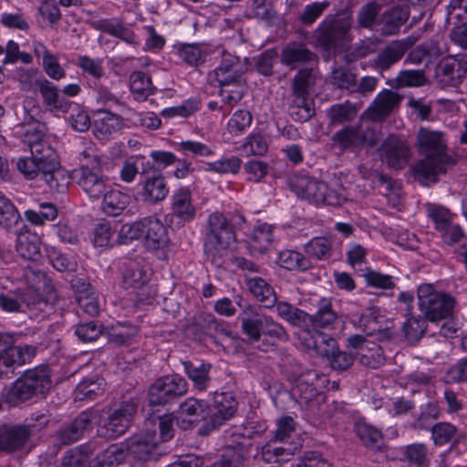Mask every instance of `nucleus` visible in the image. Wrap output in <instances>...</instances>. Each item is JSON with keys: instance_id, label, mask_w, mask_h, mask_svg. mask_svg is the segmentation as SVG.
<instances>
[{"instance_id": "nucleus-54", "label": "nucleus", "mask_w": 467, "mask_h": 467, "mask_svg": "<svg viewBox=\"0 0 467 467\" xmlns=\"http://www.w3.org/2000/svg\"><path fill=\"white\" fill-rule=\"evenodd\" d=\"M57 208L54 203L43 202L37 210H27L25 216L27 221L36 225L44 224L46 222L54 221L57 217Z\"/></svg>"}, {"instance_id": "nucleus-43", "label": "nucleus", "mask_w": 467, "mask_h": 467, "mask_svg": "<svg viewBox=\"0 0 467 467\" xmlns=\"http://www.w3.org/2000/svg\"><path fill=\"white\" fill-rule=\"evenodd\" d=\"M105 381L99 378H87L80 381L75 389V399L93 400L101 396L105 390Z\"/></svg>"}, {"instance_id": "nucleus-28", "label": "nucleus", "mask_w": 467, "mask_h": 467, "mask_svg": "<svg viewBox=\"0 0 467 467\" xmlns=\"http://www.w3.org/2000/svg\"><path fill=\"white\" fill-rule=\"evenodd\" d=\"M148 250H160L169 242L166 227L160 219L154 216L144 217L143 238Z\"/></svg>"}, {"instance_id": "nucleus-15", "label": "nucleus", "mask_w": 467, "mask_h": 467, "mask_svg": "<svg viewBox=\"0 0 467 467\" xmlns=\"http://www.w3.org/2000/svg\"><path fill=\"white\" fill-rule=\"evenodd\" d=\"M169 192L167 181L161 171H154L150 173L145 169L142 170L138 195L144 203L156 205L164 201Z\"/></svg>"}, {"instance_id": "nucleus-5", "label": "nucleus", "mask_w": 467, "mask_h": 467, "mask_svg": "<svg viewBox=\"0 0 467 467\" xmlns=\"http://www.w3.org/2000/svg\"><path fill=\"white\" fill-rule=\"evenodd\" d=\"M235 241L232 224L221 213L209 215L204 235V253L213 264L220 265L230 245Z\"/></svg>"}, {"instance_id": "nucleus-44", "label": "nucleus", "mask_w": 467, "mask_h": 467, "mask_svg": "<svg viewBox=\"0 0 467 467\" xmlns=\"http://www.w3.org/2000/svg\"><path fill=\"white\" fill-rule=\"evenodd\" d=\"M130 91L135 95L138 100H144L150 95H152L155 87L152 85L151 78L149 74L142 71H134L130 77Z\"/></svg>"}, {"instance_id": "nucleus-48", "label": "nucleus", "mask_w": 467, "mask_h": 467, "mask_svg": "<svg viewBox=\"0 0 467 467\" xmlns=\"http://www.w3.org/2000/svg\"><path fill=\"white\" fill-rule=\"evenodd\" d=\"M316 78L317 75L313 67L300 68L293 78L291 93L310 96V91L316 85Z\"/></svg>"}, {"instance_id": "nucleus-38", "label": "nucleus", "mask_w": 467, "mask_h": 467, "mask_svg": "<svg viewBox=\"0 0 467 467\" xmlns=\"http://www.w3.org/2000/svg\"><path fill=\"white\" fill-rule=\"evenodd\" d=\"M250 292L265 308H270L276 303L274 289L261 277L254 276L246 279Z\"/></svg>"}, {"instance_id": "nucleus-9", "label": "nucleus", "mask_w": 467, "mask_h": 467, "mask_svg": "<svg viewBox=\"0 0 467 467\" xmlns=\"http://www.w3.org/2000/svg\"><path fill=\"white\" fill-rule=\"evenodd\" d=\"M188 391L187 381L177 374L157 379L149 388L150 405L164 406L177 400Z\"/></svg>"}, {"instance_id": "nucleus-35", "label": "nucleus", "mask_w": 467, "mask_h": 467, "mask_svg": "<svg viewBox=\"0 0 467 467\" xmlns=\"http://www.w3.org/2000/svg\"><path fill=\"white\" fill-rule=\"evenodd\" d=\"M338 318V315L332 307L329 299L322 298L317 303V309L315 314L310 315L311 325L315 329H332Z\"/></svg>"}, {"instance_id": "nucleus-51", "label": "nucleus", "mask_w": 467, "mask_h": 467, "mask_svg": "<svg viewBox=\"0 0 467 467\" xmlns=\"http://www.w3.org/2000/svg\"><path fill=\"white\" fill-rule=\"evenodd\" d=\"M277 264L290 271H306L310 268L309 259L303 254L293 250L281 251L278 254Z\"/></svg>"}, {"instance_id": "nucleus-23", "label": "nucleus", "mask_w": 467, "mask_h": 467, "mask_svg": "<svg viewBox=\"0 0 467 467\" xmlns=\"http://www.w3.org/2000/svg\"><path fill=\"white\" fill-rule=\"evenodd\" d=\"M33 425H3L0 427V448L12 452L22 448L33 434Z\"/></svg>"}, {"instance_id": "nucleus-61", "label": "nucleus", "mask_w": 467, "mask_h": 467, "mask_svg": "<svg viewBox=\"0 0 467 467\" xmlns=\"http://www.w3.org/2000/svg\"><path fill=\"white\" fill-rule=\"evenodd\" d=\"M427 319L422 317H411L403 325L405 337L410 342L419 341L427 330Z\"/></svg>"}, {"instance_id": "nucleus-22", "label": "nucleus", "mask_w": 467, "mask_h": 467, "mask_svg": "<svg viewBox=\"0 0 467 467\" xmlns=\"http://www.w3.org/2000/svg\"><path fill=\"white\" fill-rule=\"evenodd\" d=\"M196 213L195 207L192 203V194L189 189L181 188L174 192L171 198V212L166 215V220L173 223L176 219L178 227L192 221Z\"/></svg>"}, {"instance_id": "nucleus-3", "label": "nucleus", "mask_w": 467, "mask_h": 467, "mask_svg": "<svg viewBox=\"0 0 467 467\" xmlns=\"http://www.w3.org/2000/svg\"><path fill=\"white\" fill-rule=\"evenodd\" d=\"M352 26L353 17L350 12L339 11L328 15L313 32V44L327 52L336 51L337 47L352 40Z\"/></svg>"}, {"instance_id": "nucleus-58", "label": "nucleus", "mask_w": 467, "mask_h": 467, "mask_svg": "<svg viewBox=\"0 0 467 467\" xmlns=\"http://www.w3.org/2000/svg\"><path fill=\"white\" fill-rule=\"evenodd\" d=\"M20 219V214L16 206L3 195L0 198V225L6 230H11L19 223Z\"/></svg>"}, {"instance_id": "nucleus-32", "label": "nucleus", "mask_w": 467, "mask_h": 467, "mask_svg": "<svg viewBox=\"0 0 467 467\" xmlns=\"http://www.w3.org/2000/svg\"><path fill=\"white\" fill-rule=\"evenodd\" d=\"M41 241L36 233L30 231L21 232L17 235L16 249L24 259L37 263L42 258Z\"/></svg>"}, {"instance_id": "nucleus-26", "label": "nucleus", "mask_w": 467, "mask_h": 467, "mask_svg": "<svg viewBox=\"0 0 467 467\" xmlns=\"http://www.w3.org/2000/svg\"><path fill=\"white\" fill-rule=\"evenodd\" d=\"M400 99L398 93L383 89L367 109L368 118L372 121H383L399 107Z\"/></svg>"}, {"instance_id": "nucleus-30", "label": "nucleus", "mask_w": 467, "mask_h": 467, "mask_svg": "<svg viewBox=\"0 0 467 467\" xmlns=\"http://www.w3.org/2000/svg\"><path fill=\"white\" fill-rule=\"evenodd\" d=\"M204 404L202 400L189 398L184 400L179 408L176 421L182 430H188L193 427V424L205 420Z\"/></svg>"}, {"instance_id": "nucleus-11", "label": "nucleus", "mask_w": 467, "mask_h": 467, "mask_svg": "<svg viewBox=\"0 0 467 467\" xmlns=\"http://www.w3.org/2000/svg\"><path fill=\"white\" fill-rule=\"evenodd\" d=\"M73 180L91 200L100 199L109 186L102 166L89 167L88 163H83L73 171Z\"/></svg>"}, {"instance_id": "nucleus-62", "label": "nucleus", "mask_w": 467, "mask_h": 467, "mask_svg": "<svg viewBox=\"0 0 467 467\" xmlns=\"http://www.w3.org/2000/svg\"><path fill=\"white\" fill-rule=\"evenodd\" d=\"M329 82L338 88L353 92L356 88V75L348 68L337 67L331 72Z\"/></svg>"}, {"instance_id": "nucleus-31", "label": "nucleus", "mask_w": 467, "mask_h": 467, "mask_svg": "<svg viewBox=\"0 0 467 467\" xmlns=\"http://www.w3.org/2000/svg\"><path fill=\"white\" fill-rule=\"evenodd\" d=\"M383 317L377 307L367 308L358 318V327L368 335H377L380 339H389L391 332L382 325Z\"/></svg>"}, {"instance_id": "nucleus-37", "label": "nucleus", "mask_w": 467, "mask_h": 467, "mask_svg": "<svg viewBox=\"0 0 467 467\" xmlns=\"http://www.w3.org/2000/svg\"><path fill=\"white\" fill-rule=\"evenodd\" d=\"M121 126V118L109 111L100 112L94 120L93 132L99 140H106Z\"/></svg>"}, {"instance_id": "nucleus-47", "label": "nucleus", "mask_w": 467, "mask_h": 467, "mask_svg": "<svg viewBox=\"0 0 467 467\" xmlns=\"http://www.w3.org/2000/svg\"><path fill=\"white\" fill-rule=\"evenodd\" d=\"M194 323L204 334L211 337H216L217 336L231 337V332L224 327L223 323L217 320L212 314H199L195 317Z\"/></svg>"}, {"instance_id": "nucleus-41", "label": "nucleus", "mask_w": 467, "mask_h": 467, "mask_svg": "<svg viewBox=\"0 0 467 467\" xmlns=\"http://www.w3.org/2000/svg\"><path fill=\"white\" fill-rule=\"evenodd\" d=\"M127 455L125 442L111 444L96 455L92 467H111L119 464Z\"/></svg>"}, {"instance_id": "nucleus-42", "label": "nucleus", "mask_w": 467, "mask_h": 467, "mask_svg": "<svg viewBox=\"0 0 467 467\" xmlns=\"http://www.w3.org/2000/svg\"><path fill=\"white\" fill-rule=\"evenodd\" d=\"M355 431L357 436L367 448L373 451H379L382 448L384 444L383 435L379 429L367 422L358 421L355 425Z\"/></svg>"}, {"instance_id": "nucleus-24", "label": "nucleus", "mask_w": 467, "mask_h": 467, "mask_svg": "<svg viewBox=\"0 0 467 467\" xmlns=\"http://www.w3.org/2000/svg\"><path fill=\"white\" fill-rule=\"evenodd\" d=\"M332 140L342 150H346L365 144L374 145L377 138L370 128L363 130L359 126H351L336 132Z\"/></svg>"}, {"instance_id": "nucleus-2", "label": "nucleus", "mask_w": 467, "mask_h": 467, "mask_svg": "<svg viewBox=\"0 0 467 467\" xmlns=\"http://www.w3.org/2000/svg\"><path fill=\"white\" fill-rule=\"evenodd\" d=\"M47 367H36L24 372L15 382L2 391V400L9 407H17L51 388Z\"/></svg>"}, {"instance_id": "nucleus-29", "label": "nucleus", "mask_w": 467, "mask_h": 467, "mask_svg": "<svg viewBox=\"0 0 467 467\" xmlns=\"http://www.w3.org/2000/svg\"><path fill=\"white\" fill-rule=\"evenodd\" d=\"M409 17L410 13L406 8L393 6L380 14L377 32L383 36L397 35Z\"/></svg>"}, {"instance_id": "nucleus-10", "label": "nucleus", "mask_w": 467, "mask_h": 467, "mask_svg": "<svg viewBox=\"0 0 467 467\" xmlns=\"http://www.w3.org/2000/svg\"><path fill=\"white\" fill-rule=\"evenodd\" d=\"M237 406L238 402L231 393H215L213 404L209 406L205 421L199 429L198 433L206 436L221 427L234 416Z\"/></svg>"}, {"instance_id": "nucleus-13", "label": "nucleus", "mask_w": 467, "mask_h": 467, "mask_svg": "<svg viewBox=\"0 0 467 467\" xmlns=\"http://www.w3.org/2000/svg\"><path fill=\"white\" fill-rule=\"evenodd\" d=\"M221 55L220 64L208 74V82L214 87L244 82L243 79L244 64L240 57L226 51H222Z\"/></svg>"}, {"instance_id": "nucleus-1", "label": "nucleus", "mask_w": 467, "mask_h": 467, "mask_svg": "<svg viewBox=\"0 0 467 467\" xmlns=\"http://www.w3.org/2000/svg\"><path fill=\"white\" fill-rule=\"evenodd\" d=\"M417 145L419 152L425 156L414 167L417 180L423 185L437 182L438 176L446 173L448 167L454 164L446 152L443 133L421 127L417 134Z\"/></svg>"}, {"instance_id": "nucleus-57", "label": "nucleus", "mask_w": 467, "mask_h": 467, "mask_svg": "<svg viewBox=\"0 0 467 467\" xmlns=\"http://www.w3.org/2000/svg\"><path fill=\"white\" fill-rule=\"evenodd\" d=\"M26 294L22 291H8L0 294V307L5 312H21L24 305H29Z\"/></svg>"}, {"instance_id": "nucleus-53", "label": "nucleus", "mask_w": 467, "mask_h": 467, "mask_svg": "<svg viewBox=\"0 0 467 467\" xmlns=\"http://www.w3.org/2000/svg\"><path fill=\"white\" fill-rule=\"evenodd\" d=\"M358 114L356 106L348 101L337 103L327 110V117L331 125H342L352 121Z\"/></svg>"}, {"instance_id": "nucleus-49", "label": "nucleus", "mask_w": 467, "mask_h": 467, "mask_svg": "<svg viewBox=\"0 0 467 467\" xmlns=\"http://www.w3.org/2000/svg\"><path fill=\"white\" fill-rule=\"evenodd\" d=\"M138 334L136 326L130 322L118 323L112 326L107 332L108 340L115 346H124L129 344Z\"/></svg>"}, {"instance_id": "nucleus-45", "label": "nucleus", "mask_w": 467, "mask_h": 467, "mask_svg": "<svg viewBox=\"0 0 467 467\" xmlns=\"http://www.w3.org/2000/svg\"><path fill=\"white\" fill-rule=\"evenodd\" d=\"M401 461L416 467H430L429 449L426 444L415 442L402 449Z\"/></svg>"}, {"instance_id": "nucleus-33", "label": "nucleus", "mask_w": 467, "mask_h": 467, "mask_svg": "<svg viewBox=\"0 0 467 467\" xmlns=\"http://www.w3.org/2000/svg\"><path fill=\"white\" fill-rule=\"evenodd\" d=\"M182 366L187 377L192 381L199 391H205L211 382L209 375L212 368L210 363L183 361Z\"/></svg>"}, {"instance_id": "nucleus-16", "label": "nucleus", "mask_w": 467, "mask_h": 467, "mask_svg": "<svg viewBox=\"0 0 467 467\" xmlns=\"http://www.w3.org/2000/svg\"><path fill=\"white\" fill-rule=\"evenodd\" d=\"M15 337L0 332V368H9L30 361L36 354V348L29 345L15 346Z\"/></svg>"}, {"instance_id": "nucleus-25", "label": "nucleus", "mask_w": 467, "mask_h": 467, "mask_svg": "<svg viewBox=\"0 0 467 467\" xmlns=\"http://www.w3.org/2000/svg\"><path fill=\"white\" fill-rule=\"evenodd\" d=\"M280 61L283 65L289 67L290 69H296L299 67L317 63V56L308 49L306 44L291 41L283 47Z\"/></svg>"}, {"instance_id": "nucleus-27", "label": "nucleus", "mask_w": 467, "mask_h": 467, "mask_svg": "<svg viewBox=\"0 0 467 467\" xmlns=\"http://www.w3.org/2000/svg\"><path fill=\"white\" fill-rule=\"evenodd\" d=\"M36 88L40 93L43 105L50 111H68L71 102L62 97L57 87L45 78L36 80Z\"/></svg>"}, {"instance_id": "nucleus-40", "label": "nucleus", "mask_w": 467, "mask_h": 467, "mask_svg": "<svg viewBox=\"0 0 467 467\" xmlns=\"http://www.w3.org/2000/svg\"><path fill=\"white\" fill-rule=\"evenodd\" d=\"M381 8V5L377 1L363 5L357 13V27L377 31Z\"/></svg>"}, {"instance_id": "nucleus-12", "label": "nucleus", "mask_w": 467, "mask_h": 467, "mask_svg": "<svg viewBox=\"0 0 467 467\" xmlns=\"http://www.w3.org/2000/svg\"><path fill=\"white\" fill-rule=\"evenodd\" d=\"M121 286L137 297L138 302H143L150 296L149 275L140 262L128 260L122 265Z\"/></svg>"}, {"instance_id": "nucleus-56", "label": "nucleus", "mask_w": 467, "mask_h": 467, "mask_svg": "<svg viewBox=\"0 0 467 467\" xmlns=\"http://www.w3.org/2000/svg\"><path fill=\"white\" fill-rule=\"evenodd\" d=\"M457 431V427L450 422L435 423L431 428V440L436 446H443L455 439Z\"/></svg>"}, {"instance_id": "nucleus-36", "label": "nucleus", "mask_w": 467, "mask_h": 467, "mask_svg": "<svg viewBox=\"0 0 467 467\" xmlns=\"http://www.w3.org/2000/svg\"><path fill=\"white\" fill-rule=\"evenodd\" d=\"M291 98L288 107L290 117L299 122L309 120L315 114L314 102L310 96L291 93Z\"/></svg>"}, {"instance_id": "nucleus-6", "label": "nucleus", "mask_w": 467, "mask_h": 467, "mask_svg": "<svg viewBox=\"0 0 467 467\" xmlns=\"http://www.w3.org/2000/svg\"><path fill=\"white\" fill-rule=\"evenodd\" d=\"M289 185L298 198L312 203L339 206L346 202L343 188H329L325 182L308 175H295Z\"/></svg>"}, {"instance_id": "nucleus-46", "label": "nucleus", "mask_w": 467, "mask_h": 467, "mask_svg": "<svg viewBox=\"0 0 467 467\" xmlns=\"http://www.w3.org/2000/svg\"><path fill=\"white\" fill-rule=\"evenodd\" d=\"M332 247L331 236H317L305 245V253L317 260H327L332 255Z\"/></svg>"}, {"instance_id": "nucleus-7", "label": "nucleus", "mask_w": 467, "mask_h": 467, "mask_svg": "<svg viewBox=\"0 0 467 467\" xmlns=\"http://www.w3.org/2000/svg\"><path fill=\"white\" fill-rule=\"evenodd\" d=\"M419 309L428 321L436 323L452 316L455 299L450 294L435 289L431 284L418 287Z\"/></svg>"}, {"instance_id": "nucleus-20", "label": "nucleus", "mask_w": 467, "mask_h": 467, "mask_svg": "<svg viewBox=\"0 0 467 467\" xmlns=\"http://www.w3.org/2000/svg\"><path fill=\"white\" fill-rule=\"evenodd\" d=\"M417 40V37L411 36L391 41L375 57L373 61L375 67L380 71L389 69L392 65L403 57L406 52L416 44Z\"/></svg>"}, {"instance_id": "nucleus-39", "label": "nucleus", "mask_w": 467, "mask_h": 467, "mask_svg": "<svg viewBox=\"0 0 467 467\" xmlns=\"http://www.w3.org/2000/svg\"><path fill=\"white\" fill-rule=\"evenodd\" d=\"M23 278L29 288L36 293H49L53 290L51 280L46 273L34 265H27L23 268Z\"/></svg>"}, {"instance_id": "nucleus-34", "label": "nucleus", "mask_w": 467, "mask_h": 467, "mask_svg": "<svg viewBox=\"0 0 467 467\" xmlns=\"http://www.w3.org/2000/svg\"><path fill=\"white\" fill-rule=\"evenodd\" d=\"M102 211L109 216H119L129 206L130 196L109 185L103 195Z\"/></svg>"}, {"instance_id": "nucleus-21", "label": "nucleus", "mask_w": 467, "mask_h": 467, "mask_svg": "<svg viewBox=\"0 0 467 467\" xmlns=\"http://www.w3.org/2000/svg\"><path fill=\"white\" fill-rule=\"evenodd\" d=\"M92 425L91 410L82 411L72 421L61 426L55 435L56 441L61 446L74 443L83 436L85 431H90Z\"/></svg>"}, {"instance_id": "nucleus-64", "label": "nucleus", "mask_w": 467, "mask_h": 467, "mask_svg": "<svg viewBox=\"0 0 467 467\" xmlns=\"http://www.w3.org/2000/svg\"><path fill=\"white\" fill-rule=\"evenodd\" d=\"M177 150L193 158H208L214 154L210 146L196 140H182L178 143Z\"/></svg>"}, {"instance_id": "nucleus-8", "label": "nucleus", "mask_w": 467, "mask_h": 467, "mask_svg": "<svg viewBox=\"0 0 467 467\" xmlns=\"http://www.w3.org/2000/svg\"><path fill=\"white\" fill-rule=\"evenodd\" d=\"M300 339L308 349H315L318 354L327 356L335 370H347L354 363L355 357L351 353L335 349V339L326 334L317 330L311 332L307 328L301 332Z\"/></svg>"}, {"instance_id": "nucleus-4", "label": "nucleus", "mask_w": 467, "mask_h": 467, "mask_svg": "<svg viewBox=\"0 0 467 467\" xmlns=\"http://www.w3.org/2000/svg\"><path fill=\"white\" fill-rule=\"evenodd\" d=\"M138 410L134 399L121 402L117 408L91 410L92 420L98 426V433L106 439H115L130 427Z\"/></svg>"}, {"instance_id": "nucleus-19", "label": "nucleus", "mask_w": 467, "mask_h": 467, "mask_svg": "<svg viewBox=\"0 0 467 467\" xmlns=\"http://www.w3.org/2000/svg\"><path fill=\"white\" fill-rule=\"evenodd\" d=\"M237 305L241 309L239 318L244 334L248 337L251 343L259 342L263 334L265 315L261 314L257 306L243 301L242 298Z\"/></svg>"}, {"instance_id": "nucleus-18", "label": "nucleus", "mask_w": 467, "mask_h": 467, "mask_svg": "<svg viewBox=\"0 0 467 467\" xmlns=\"http://www.w3.org/2000/svg\"><path fill=\"white\" fill-rule=\"evenodd\" d=\"M381 159L389 167L395 170L403 169L410 159V148L408 142L398 136L390 135L382 143Z\"/></svg>"}, {"instance_id": "nucleus-50", "label": "nucleus", "mask_w": 467, "mask_h": 467, "mask_svg": "<svg viewBox=\"0 0 467 467\" xmlns=\"http://www.w3.org/2000/svg\"><path fill=\"white\" fill-rule=\"evenodd\" d=\"M41 178L45 181L49 189L56 192H64L69 183L67 171L61 168L60 163L42 171Z\"/></svg>"}, {"instance_id": "nucleus-52", "label": "nucleus", "mask_w": 467, "mask_h": 467, "mask_svg": "<svg viewBox=\"0 0 467 467\" xmlns=\"http://www.w3.org/2000/svg\"><path fill=\"white\" fill-rule=\"evenodd\" d=\"M272 226L262 223L255 227L249 236V245L254 252L263 254L273 242Z\"/></svg>"}, {"instance_id": "nucleus-59", "label": "nucleus", "mask_w": 467, "mask_h": 467, "mask_svg": "<svg viewBox=\"0 0 467 467\" xmlns=\"http://www.w3.org/2000/svg\"><path fill=\"white\" fill-rule=\"evenodd\" d=\"M291 456L292 453L290 450L275 446L272 442L264 445L260 452L261 460L268 464L287 462L290 460Z\"/></svg>"}, {"instance_id": "nucleus-63", "label": "nucleus", "mask_w": 467, "mask_h": 467, "mask_svg": "<svg viewBox=\"0 0 467 467\" xmlns=\"http://www.w3.org/2000/svg\"><path fill=\"white\" fill-rule=\"evenodd\" d=\"M240 149L247 156H263L267 152L268 144L266 139L262 134L253 133L245 139V141L241 145Z\"/></svg>"}, {"instance_id": "nucleus-17", "label": "nucleus", "mask_w": 467, "mask_h": 467, "mask_svg": "<svg viewBox=\"0 0 467 467\" xmlns=\"http://www.w3.org/2000/svg\"><path fill=\"white\" fill-rule=\"evenodd\" d=\"M128 454L141 462L156 460L162 451L156 432L133 435L125 441Z\"/></svg>"}, {"instance_id": "nucleus-14", "label": "nucleus", "mask_w": 467, "mask_h": 467, "mask_svg": "<svg viewBox=\"0 0 467 467\" xmlns=\"http://www.w3.org/2000/svg\"><path fill=\"white\" fill-rule=\"evenodd\" d=\"M348 348L356 351L358 362L369 368H378L385 363V355L382 348L361 335H351L346 339Z\"/></svg>"}, {"instance_id": "nucleus-60", "label": "nucleus", "mask_w": 467, "mask_h": 467, "mask_svg": "<svg viewBox=\"0 0 467 467\" xmlns=\"http://www.w3.org/2000/svg\"><path fill=\"white\" fill-rule=\"evenodd\" d=\"M180 58L192 67H198L206 61V52L196 44H183L178 49Z\"/></svg>"}, {"instance_id": "nucleus-55", "label": "nucleus", "mask_w": 467, "mask_h": 467, "mask_svg": "<svg viewBox=\"0 0 467 467\" xmlns=\"http://www.w3.org/2000/svg\"><path fill=\"white\" fill-rule=\"evenodd\" d=\"M31 155L42 168V171L59 163L57 152L48 142L35 145L32 148Z\"/></svg>"}]
</instances>
